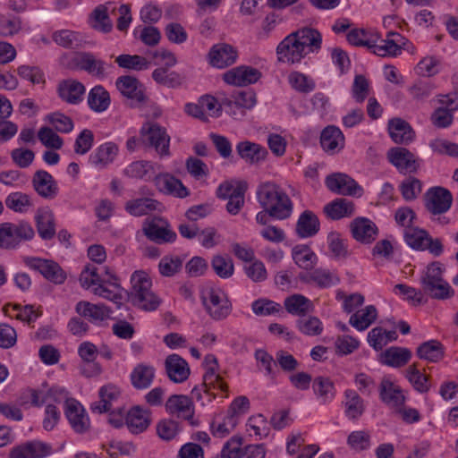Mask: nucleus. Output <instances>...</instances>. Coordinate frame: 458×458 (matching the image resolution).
Instances as JSON below:
<instances>
[{
  "instance_id": "1",
  "label": "nucleus",
  "mask_w": 458,
  "mask_h": 458,
  "mask_svg": "<svg viewBox=\"0 0 458 458\" xmlns=\"http://www.w3.org/2000/svg\"><path fill=\"white\" fill-rule=\"evenodd\" d=\"M322 45V36L315 29L304 27L286 36L277 46L279 62L288 64H300L310 53H318Z\"/></svg>"
},
{
  "instance_id": "2",
  "label": "nucleus",
  "mask_w": 458,
  "mask_h": 458,
  "mask_svg": "<svg viewBox=\"0 0 458 458\" xmlns=\"http://www.w3.org/2000/svg\"><path fill=\"white\" fill-rule=\"evenodd\" d=\"M256 194L260 206L268 210L272 217L284 220L291 216L292 200L279 185L270 182H263L259 185Z\"/></svg>"
},
{
  "instance_id": "3",
  "label": "nucleus",
  "mask_w": 458,
  "mask_h": 458,
  "mask_svg": "<svg viewBox=\"0 0 458 458\" xmlns=\"http://www.w3.org/2000/svg\"><path fill=\"white\" fill-rule=\"evenodd\" d=\"M131 287L129 293L131 302L146 311L156 310L161 299L152 291V281L144 271H135L131 276Z\"/></svg>"
},
{
  "instance_id": "4",
  "label": "nucleus",
  "mask_w": 458,
  "mask_h": 458,
  "mask_svg": "<svg viewBox=\"0 0 458 458\" xmlns=\"http://www.w3.org/2000/svg\"><path fill=\"white\" fill-rule=\"evenodd\" d=\"M445 268L438 261L428 265L420 277L421 292L437 300H446L454 296V291L444 279Z\"/></svg>"
},
{
  "instance_id": "5",
  "label": "nucleus",
  "mask_w": 458,
  "mask_h": 458,
  "mask_svg": "<svg viewBox=\"0 0 458 458\" xmlns=\"http://www.w3.org/2000/svg\"><path fill=\"white\" fill-rule=\"evenodd\" d=\"M34 235L33 227L27 221L2 223L0 224V249L16 250L22 242L32 240Z\"/></svg>"
},
{
  "instance_id": "6",
  "label": "nucleus",
  "mask_w": 458,
  "mask_h": 458,
  "mask_svg": "<svg viewBox=\"0 0 458 458\" xmlns=\"http://www.w3.org/2000/svg\"><path fill=\"white\" fill-rule=\"evenodd\" d=\"M405 242L413 250H428L434 257H439L444 252L442 241L432 238L429 233L416 226L404 229Z\"/></svg>"
},
{
  "instance_id": "7",
  "label": "nucleus",
  "mask_w": 458,
  "mask_h": 458,
  "mask_svg": "<svg viewBox=\"0 0 458 458\" xmlns=\"http://www.w3.org/2000/svg\"><path fill=\"white\" fill-rule=\"evenodd\" d=\"M140 134L144 142L154 148L161 157L170 155V137L165 128L157 123L147 122L142 125Z\"/></svg>"
},
{
  "instance_id": "8",
  "label": "nucleus",
  "mask_w": 458,
  "mask_h": 458,
  "mask_svg": "<svg viewBox=\"0 0 458 458\" xmlns=\"http://www.w3.org/2000/svg\"><path fill=\"white\" fill-rule=\"evenodd\" d=\"M23 262L28 267L38 271L45 279L55 284H62L66 280V273L54 260L27 256L23 258Z\"/></svg>"
},
{
  "instance_id": "9",
  "label": "nucleus",
  "mask_w": 458,
  "mask_h": 458,
  "mask_svg": "<svg viewBox=\"0 0 458 458\" xmlns=\"http://www.w3.org/2000/svg\"><path fill=\"white\" fill-rule=\"evenodd\" d=\"M142 231L149 241L157 244L172 243L177 237L168 221L159 216L145 220Z\"/></svg>"
},
{
  "instance_id": "10",
  "label": "nucleus",
  "mask_w": 458,
  "mask_h": 458,
  "mask_svg": "<svg viewBox=\"0 0 458 458\" xmlns=\"http://www.w3.org/2000/svg\"><path fill=\"white\" fill-rule=\"evenodd\" d=\"M165 407L170 415L188 421L191 427H198L199 425V420L194 418L195 407L191 398L189 396L173 394L165 402Z\"/></svg>"
},
{
  "instance_id": "11",
  "label": "nucleus",
  "mask_w": 458,
  "mask_h": 458,
  "mask_svg": "<svg viewBox=\"0 0 458 458\" xmlns=\"http://www.w3.org/2000/svg\"><path fill=\"white\" fill-rule=\"evenodd\" d=\"M115 86L124 98L131 101L132 107H138L148 100L144 85L136 77L120 76L116 79Z\"/></svg>"
},
{
  "instance_id": "12",
  "label": "nucleus",
  "mask_w": 458,
  "mask_h": 458,
  "mask_svg": "<svg viewBox=\"0 0 458 458\" xmlns=\"http://www.w3.org/2000/svg\"><path fill=\"white\" fill-rule=\"evenodd\" d=\"M202 301L207 312L215 320L225 318L232 310L229 301L219 290H207L202 294Z\"/></svg>"
},
{
  "instance_id": "13",
  "label": "nucleus",
  "mask_w": 458,
  "mask_h": 458,
  "mask_svg": "<svg viewBox=\"0 0 458 458\" xmlns=\"http://www.w3.org/2000/svg\"><path fill=\"white\" fill-rule=\"evenodd\" d=\"M425 208L434 216L447 212L453 203V195L444 187H432L425 194Z\"/></svg>"
},
{
  "instance_id": "14",
  "label": "nucleus",
  "mask_w": 458,
  "mask_h": 458,
  "mask_svg": "<svg viewBox=\"0 0 458 458\" xmlns=\"http://www.w3.org/2000/svg\"><path fill=\"white\" fill-rule=\"evenodd\" d=\"M64 415L71 428L77 434H84L89 430L90 420L89 415L81 403L76 399L67 400L64 406Z\"/></svg>"
},
{
  "instance_id": "15",
  "label": "nucleus",
  "mask_w": 458,
  "mask_h": 458,
  "mask_svg": "<svg viewBox=\"0 0 458 458\" xmlns=\"http://www.w3.org/2000/svg\"><path fill=\"white\" fill-rule=\"evenodd\" d=\"M260 78L261 72L259 70L247 65H240L230 69L223 75L225 82L237 87L256 83Z\"/></svg>"
},
{
  "instance_id": "16",
  "label": "nucleus",
  "mask_w": 458,
  "mask_h": 458,
  "mask_svg": "<svg viewBox=\"0 0 458 458\" xmlns=\"http://www.w3.org/2000/svg\"><path fill=\"white\" fill-rule=\"evenodd\" d=\"M379 399L386 406L396 409L403 406L406 397L400 386L395 384L390 377H385L378 386Z\"/></svg>"
},
{
  "instance_id": "17",
  "label": "nucleus",
  "mask_w": 458,
  "mask_h": 458,
  "mask_svg": "<svg viewBox=\"0 0 458 458\" xmlns=\"http://www.w3.org/2000/svg\"><path fill=\"white\" fill-rule=\"evenodd\" d=\"M325 183L329 191L341 195L356 196L362 192V189L352 178L342 173L327 176Z\"/></svg>"
},
{
  "instance_id": "18",
  "label": "nucleus",
  "mask_w": 458,
  "mask_h": 458,
  "mask_svg": "<svg viewBox=\"0 0 458 458\" xmlns=\"http://www.w3.org/2000/svg\"><path fill=\"white\" fill-rule=\"evenodd\" d=\"M31 183L34 191L45 199H54L59 193L57 182L45 170L36 171Z\"/></svg>"
},
{
  "instance_id": "19",
  "label": "nucleus",
  "mask_w": 458,
  "mask_h": 458,
  "mask_svg": "<svg viewBox=\"0 0 458 458\" xmlns=\"http://www.w3.org/2000/svg\"><path fill=\"white\" fill-rule=\"evenodd\" d=\"M209 64L216 68L223 69L233 64L238 58L237 49L225 43L214 45L208 53Z\"/></svg>"
},
{
  "instance_id": "20",
  "label": "nucleus",
  "mask_w": 458,
  "mask_h": 458,
  "mask_svg": "<svg viewBox=\"0 0 458 458\" xmlns=\"http://www.w3.org/2000/svg\"><path fill=\"white\" fill-rule=\"evenodd\" d=\"M387 158L401 173H413L419 167L415 156L405 148H390L387 152Z\"/></svg>"
},
{
  "instance_id": "21",
  "label": "nucleus",
  "mask_w": 458,
  "mask_h": 458,
  "mask_svg": "<svg viewBox=\"0 0 458 458\" xmlns=\"http://www.w3.org/2000/svg\"><path fill=\"white\" fill-rule=\"evenodd\" d=\"M72 61L78 69L85 71L89 74L98 78H104L106 76V67L109 65H107L104 61L97 59L92 53H78Z\"/></svg>"
},
{
  "instance_id": "22",
  "label": "nucleus",
  "mask_w": 458,
  "mask_h": 458,
  "mask_svg": "<svg viewBox=\"0 0 458 458\" xmlns=\"http://www.w3.org/2000/svg\"><path fill=\"white\" fill-rule=\"evenodd\" d=\"M86 89L79 81L67 79L61 81L57 86L58 97L71 105H78L83 100Z\"/></svg>"
},
{
  "instance_id": "23",
  "label": "nucleus",
  "mask_w": 458,
  "mask_h": 458,
  "mask_svg": "<svg viewBox=\"0 0 458 458\" xmlns=\"http://www.w3.org/2000/svg\"><path fill=\"white\" fill-rule=\"evenodd\" d=\"M344 133L338 127L328 125L322 130L320 145L322 149L328 155L339 153L344 148Z\"/></svg>"
},
{
  "instance_id": "24",
  "label": "nucleus",
  "mask_w": 458,
  "mask_h": 458,
  "mask_svg": "<svg viewBox=\"0 0 458 458\" xmlns=\"http://www.w3.org/2000/svg\"><path fill=\"white\" fill-rule=\"evenodd\" d=\"M76 312L93 324H99L110 317L112 310L103 303L81 301L76 304Z\"/></svg>"
},
{
  "instance_id": "25",
  "label": "nucleus",
  "mask_w": 458,
  "mask_h": 458,
  "mask_svg": "<svg viewBox=\"0 0 458 458\" xmlns=\"http://www.w3.org/2000/svg\"><path fill=\"white\" fill-rule=\"evenodd\" d=\"M150 423L149 411L140 406H134L126 412L125 426L131 434L138 435L146 431Z\"/></svg>"
},
{
  "instance_id": "26",
  "label": "nucleus",
  "mask_w": 458,
  "mask_h": 458,
  "mask_svg": "<svg viewBox=\"0 0 458 458\" xmlns=\"http://www.w3.org/2000/svg\"><path fill=\"white\" fill-rule=\"evenodd\" d=\"M35 222L38 235L44 241L52 240L55 233V214L48 207L38 208L35 215Z\"/></svg>"
},
{
  "instance_id": "27",
  "label": "nucleus",
  "mask_w": 458,
  "mask_h": 458,
  "mask_svg": "<svg viewBox=\"0 0 458 458\" xmlns=\"http://www.w3.org/2000/svg\"><path fill=\"white\" fill-rule=\"evenodd\" d=\"M110 13H116V8L111 3L98 5L90 15L92 28L102 33L111 32L114 24L109 17Z\"/></svg>"
},
{
  "instance_id": "28",
  "label": "nucleus",
  "mask_w": 458,
  "mask_h": 458,
  "mask_svg": "<svg viewBox=\"0 0 458 458\" xmlns=\"http://www.w3.org/2000/svg\"><path fill=\"white\" fill-rule=\"evenodd\" d=\"M165 369L168 378L174 383H182L190 376V368L187 361L175 353L166 357Z\"/></svg>"
},
{
  "instance_id": "29",
  "label": "nucleus",
  "mask_w": 458,
  "mask_h": 458,
  "mask_svg": "<svg viewBox=\"0 0 458 458\" xmlns=\"http://www.w3.org/2000/svg\"><path fill=\"white\" fill-rule=\"evenodd\" d=\"M350 227L352 237L361 243L372 242L378 232L375 223L365 217L355 218Z\"/></svg>"
},
{
  "instance_id": "30",
  "label": "nucleus",
  "mask_w": 458,
  "mask_h": 458,
  "mask_svg": "<svg viewBox=\"0 0 458 458\" xmlns=\"http://www.w3.org/2000/svg\"><path fill=\"white\" fill-rule=\"evenodd\" d=\"M157 188L165 194L173 195L176 198L183 199L190 192L182 182L169 174H158L154 177Z\"/></svg>"
},
{
  "instance_id": "31",
  "label": "nucleus",
  "mask_w": 458,
  "mask_h": 458,
  "mask_svg": "<svg viewBox=\"0 0 458 458\" xmlns=\"http://www.w3.org/2000/svg\"><path fill=\"white\" fill-rule=\"evenodd\" d=\"M300 279L305 283H313L319 288H330L340 283L336 273L326 268H316L310 273L301 274Z\"/></svg>"
},
{
  "instance_id": "32",
  "label": "nucleus",
  "mask_w": 458,
  "mask_h": 458,
  "mask_svg": "<svg viewBox=\"0 0 458 458\" xmlns=\"http://www.w3.org/2000/svg\"><path fill=\"white\" fill-rule=\"evenodd\" d=\"M405 41V38L400 33L389 31L386 38L379 40L376 48V55L379 56H396L401 54Z\"/></svg>"
},
{
  "instance_id": "33",
  "label": "nucleus",
  "mask_w": 458,
  "mask_h": 458,
  "mask_svg": "<svg viewBox=\"0 0 458 458\" xmlns=\"http://www.w3.org/2000/svg\"><path fill=\"white\" fill-rule=\"evenodd\" d=\"M118 154V147L113 142H106L98 147L89 157L91 165L103 169L113 163Z\"/></svg>"
},
{
  "instance_id": "34",
  "label": "nucleus",
  "mask_w": 458,
  "mask_h": 458,
  "mask_svg": "<svg viewBox=\"0 0 458 458\" xmlns=\"http://www.w3.org/2000/svg\"><path fill=\"white\" fill-rule=\"evenodd\" d=\"M388 132L396 144H408L414 138L411 125L402 118H393L388 122Z\"/></svg>"
},
{
  "instance_id": "35",
  "label": "nucleus",
  "mask_w": 458,
  "mask_h": 458,
  "mask_svg": "<svg viewBox=\"0 0 458 458\" xmlns=\"http://www.w3.org/2000/svg\"><path fill=\"white\" fill-rule=\"evenodd\" d=\"M319 227L320 223L316 214L305 210L299 216L295 231L300 238H310L318 233Z\"/></svg>"
},
{
  "instance_id": "36",
  "label": "nucleus",
  "mask_w": 458,
  "mask_h": 458,
  "mask_svg": "<svg viewBox=\"0 0 458 458\" xmlns=\"http://www.w3.org/2000/svg\"><path fill=\"white\" fill-rule=\"evenodd\" d=\"M344 396L343 405L344 407L345 416L352 420H358L365 411L363 399L352 389H346L344 393Z\"/></svg>"
},
{
  "instance_id": "37",
  "label": "nucleus",
  "mask_w": 458,
  "mask_h": 458,
  "mask_svg": "<svg viewBox=\"0 0 458 458\" xmlns=\"http://www.w3.org/2000/svg\"><path fill=\"white\" fill-rule=\"evenodd\" d=\"M236 151L241 158L250 164H257L264 160L267 155L265 148L249 140L240 141L236 145Z\"/></svg>"
},
{
  "instance_id": "38",
  "label": "nucleus",
  "mask_w": 458,
  "mask_h": 458,
  "mask_svg": "<svg viewBox=\"0 0 458 458\" xmlns=\"http://www.w3.org/2000/svg\"><path fill=\"white\" fill-rule=\"evenodd\" d=\"M354 205L347 199H335L324 207V213L332 220H339L354 214Z\"/></svg>"
},
{
  "instance_id": "39",
  "label": "nucleus",
  "mask_w": 458,
  "mask_h": 458,
  "mask_svg": "<svg viewBox=\"0 0 458 458\" xmlns=\"http://www.w3.org/2000/svg\"><path fill=\"white\" fill-rule=\"evenodd\" d=\"M411 358V352L404 347L392 346L381 355L382 363L393 368L406 365Z\"/></svg>"
},
{
  "instance_id": "40",
  "label": "nucleus",
  "mask_w": 458,
  "mask_h": 458,
  "mask_svg": "<svg viewBox=\"0 0 458 458\" xmlns=\"http://www.w3.org/2000/svg\"><path fill=\"white\" fill-rule=\"evenodd\" d=\"M284 305L288 313L299 317L306 316L314 308L310 299L298 293L285 298Z\"/></svg>"
},
{
  "instance_id": "41",
  "label": "nucleus",
  "mask_w": 458,
  "mask_h": 458,
  "mask_svg": "<svg viewBox=\"0 0 458 458\" xmlns=\"http://www.w3.org/2000/svg\"><path fill=\"white\" fill-rule=\"evenodd\" d=\"M89 107L96 113H103L111 104L109 92L101 85L93 87L88 94Z\"/></svg>"
},
{
  "instance_id": "42",
  "label": "nucleus",
  "mask_w": 458,
  "mask_h": 458,
  "mask_svg": "<svg viewBox=\"0 0 458 458\" xmlns=\"http://www.w3.org/2000/svg\"><path fill=\"white\" fill-rule=\"evenodd\" d=\"M161 203L151 198H139L126 202L125 210L131 216H142L158 210Z\"/></svg>"
},
{
  "instance_id": "43",
  "label": "nucleus",
  "mask_w": 458,
  "mask_h": 458,
  "mask_svg": "<svg viewBox=\"0 0 458 458\" xmlns=\"http://www.w3.org/2000/svg\"><path fill=\"white\" fill-rule=\"evenodd\" d=\"M377 310L374 305H369L354 312L349 319V324L358 331H364L377 319Z\"/></svg>"
},
{
  "instance_id": "44",
  "label": "nucleus",
  "mask_w": 458,
  "mask_h": 458,
  "mask_svg": "<svg viewBox=\"0 0 458 458\" xmlns=\"http://www.w3.org/2000/svg\"><path fill=\"white\" fill-rule=\"evenodd\" d=\"M295 264L305 270H312L317 265L318 258L307 245H297L292 251Z\"/></svg>"
},
{
  "instance_id": "45",
  "label": "nucleus",
  "mask_w": 458,
  "mask_h": 458,
  "mask_svg": "<svg viewBox=\"0 0 458 458\" xmlns=\"http://www.w3.org/2000/svg\"><path fill=\"white\" fill-rule=\"evenodd\" d=\"M417 355L420 359L429 362H437L444 358V345L437 340H429L422 343L417 348Z\"/></svg>"
},
{
  "instance_id": "46",
  "label": "nucleus",
  "mask_w": 458,
  "mask_h": 458,
  "mask_svg": "<svg viewBox=\"0 0 458 458\" xmlns=\"http://www.w3.org/2000/svg\"><path fill=\"white\" fill-rule=\"evenodd\" d=\"M4 204L7 208L18 214L27 213L34 206L31 197L21 191L8 194Z\"/></svg>"
},
{
  "instance_id": "47",
  "label": "nucleus",
  "mask_w": 458,
  "mask_h": 458,
  "mask_svg": "<svg viewBox=\"0 0 458 458\" xmlns=\"http://www.w3.org/2000/svg\"><path fill=\"white\" fill-rule=\"evenodd\" d=\"M155 377V369L146 364H138L131 374L132 386L137 389L148 388Z\"/></svg>"
},
{
  "instance_id": "48",
  "label": "nucleus",
  "mask_w": 458,
  "mask_h": 458,
  "mask_svg": "<svg viewBox=\"0 0 458 458\" xmlns=\"http://www.w3.org/2000/svg\"><path fill=\"white\" fill-rule=\"evenodd\" d=\"M205 363L207 366L206 372L203 376V387L206 391H208L211 385L218 384L221 391L227 389L226 384L222 380L221 377L216 373L217 367V360L213 354H208L205 357Z\"/></svg>"
},
{
  "instance_id": "49",
  "label": "nucleus",
  "mask_w": 458,
  "mask_h": 458,
  "mask_svg": "<svg viewBox=\"0 0 458 458\" xmlns=\"http://www.w3.org/2000/svg\"><path fill=\"white\" fill-rule=\"evenodd\" d=\"M312 388L315 395L319 399L322 404L328 403L335 398V386L328 377H315L313 380Z\"/></svg>"
},
{
  "instance_id": "50",
  "label": "nucleus",
  "mask_w": 458,
  "mask_h": 458,
  "mask_svg": "<svg viewBox=\"0 0 458 458\" xmlns=\"http://www.w3.org/2000/svg\"><path fill=\"white\" fill-rule=\"evenodd\" d=\"M397 337L395 330L386 331L380 327H377L369 332L368 342L376 351H379L387 344L395 341Z\"/></svg>"
},
{
  "instance_id": "51",
  "label": "nucleus",
  "mask_w": 458,
  "mask_h": 458,
  "mask_svg": "<svg viewBox=\"0 0 458 458\" xmlns=\"http://www.w3.org/2000/svg\"><path fill=\"white\" fill-rule=\"evenodd\" d=\"M170 67H159L153 71V80L163 86L167 88H177L182 82V77L174 71H169Z\"/></svg>"
},
{
  "instance_id": "52",
  "label": "nucleus",
  "mask_w": 458,
  "mask_h": 458,
  "mask_svg": "<svg viewBox=\"0 0 458 458\" xmlns=\"http://www.w3.org/2000/svg\"><path fill=\"white\" fill-rule=\"evenodd\" d=\"M405 377L413 388L420 394L427 393L430 389L428 376L422 374L416 364L409 366L405 372Z\"/></svg>"
},
{
  "instance_id": "53",
  "label": "nucleus",
  "mask_w": 458,
  "mask_h": 458,
  "mask_svg": "<svg viewBox=\"0 0 458 458\" xmlns=\"http://www.w3.org/2000/svg\"><path fill=\"white\" fill-rule=\"evenodd\" d=\"M119 67L134 71L148 69L150 63L143 56L138 55H120L115 58Z\"/></svg>"
},
{
  "instance_id": "54",
  "label": "nucleus",
  "mask_w": 458,
  "mask_h": 458,
  "mask_svg": "<svg viewBox=\"0 0 458 458\" xmlns=\"http://www.w3.org/2000/svg\"><path fill=\"white\" fill-rule=\"evenodd\" d=\"M53 40L64 48H78L81 46V39L79 33L69 30H61L55 31L52 35Z\"/></svg>"
},
{
  "instance_id": "55",
  "label": "nucleus",
  "mask_w": 458,
  "mask_h": 458,
  "mask_svg": "<svg viewBox=\"0 0 458 458\" xmlns=\"http://www.w3.org/2000/svg\"><path fill=\"white\" fill-rule=\"evenodd\" d=\"M152 165L148 161H135L130 164L123 171L128 177L134 179L150 180L152 177Z\"/></svg>"
},
{
  "instance_id": "56",
  "label": "nucleus",
  "mask_w": 458,
  "mask_h": 458,
  "mask_svg": "<svg viewBox=\"0 0 458 458\" xmlns=\"http://www.w3.org/2000/svg\"><path fill=\"white\" fill-rule=\"evenodd\" d=\"M288 82L291 87L301 93H310L314 90L315 81L309 76L300 72H293L288 76Z\"/></svg>"
},
{
  "instance_id": "57",
  "label": "nucleus",
  "mask_w": 458,
  "mask_h": 458,
  "mask_svg": "<svg viewBox=\"0 0 458 458\" xmlns=\"http://www.w3.org/2000/svg\"><path fill=\"white\" fill-rule=\"evenodd\" d=\"M327 240L328 248L335 259H345L349 256L346 240L339 233H329Z\"/></svg>"
},
{
  "instance_id": "58",
  "label": "nucleus",
  "mask_w": 458,
  "mask_h": 458,
  "mask_svg": "<svg viewBox=\"0 0 458 458\" xmlns=\"http://www.w3.org/2000/svg\"><path fill=\"white\" fill-rule=\"evenodd\" d=\"M297 328L304 335L310 336L319 335L323 331V325L317 317H301L296 321Z\"/></svg>"
},
{
  "instance_id": "59",
  "label": "nucleus",
  "mask_w": 458,
  "mask_h": 458,
  "mask_svg": "<svg viewBox=\"0 0 458 458\" xmlns=\"http://www.w3.org/2000/svg\"><path fill=\"white\" fill-rule=\"evenodd\" d=\"M257 103L256 93L251 90L240 91L235 95L234 100H226L225 105L227 107H236L237 109H251Z\"/></svg>"
},
{
  "instance_id": "60",
  "label": "nucleus",
  "mask_w": 458,
  "mask_h": 458,
  "mask_svg": "<svg viewBox=\"0 0 458 458\" xmlns=\"http://www.w3.org/2000/svg\"><path fill=\"white\" fill-rule=\"evenodd\" d=\"M211 266L215 273L221 278H229L233 275V262L228 256H214L211 261Z\"/></svg>"
},
{
  "instance_id": "61",
  "label": "nucleus",
  "mask_w": 458,
  "mask_h": 458,
  "mask_svg": "<svg viewBox=\"0 0 458 458\" xmlns=\"http://www.w3.org/2000/svg\"><path fill=\"white\" fill-rule=\"evenodd\" d=\"M399 188L403 198L406 201H411L420 194L422 183L419 179L409 176L401 182Z\"/></svg>"
},
{
  "instance_id": "62",
  "label": "nucleus",
  "mask_w": 458,
  "mask_h": 458,
  "mask_svg": "<svg viewBox=\"0 0 458 458\" xmlns=\"http://www.w3.org/2000/svg\"><path fill=\"white\" fill-rule=\"evenodd\" d=\"M242 445V437L238 436L232 437L224 445L219 456L216 458H242L244 456Z\"/></svg>"
},
{
  "instance_id": "63",
  "label": "nucleus",
  "mask_w": 458,
  "mask_h": 458,
  "mask_svg": "<svg viewBox=\"0 0 458 458\" xmlns=\"http://www.w3.org/2000/svg\"><path fill=\"white\" fill-rule=\"evenodd\" d=\"M251 309L257 316H270L281 311V305L267 299H258L251 304Z\"/></svg>"
},
{
  "instance_id": "64",
  "label": "nucleus",
  "mask_w": 458,
  "mask_h": 458,
  "mask_svg": "<svg viewBox=\"0 0 458 458\" xmlns=\"http://www.w3.org/2000/svg\"><path fill=\"white\" fill-rule=\"evenodd\" d=\"M180 431V423L174 420H162L157 425L158 437L165 441L174 439Z\"/></svg>"
}]
</instances>
